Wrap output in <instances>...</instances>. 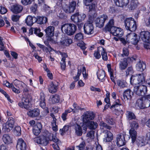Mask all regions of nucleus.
Masks as SVG:
<instances>
[{"label":"nucleus","instance_id":"f257e3e1","mask_svg":"<svg viewBox=\"0 0 150 150\" xmlns=\"http://www.w3.org/2000/svg\"><path fill=\"white\" fill-rule=\"evenodd\" d=\"M3 84L7 87L11 88L12 91L16 93H20L22 90L24 92L28 91L26 85L24 83L17 79L15 80L11 84L7 81H4Z\"/></svg>","mask_w":150,"mask_h":150},{"label":"nucleus","instance_id":"f03ea898","mask_svg":"<svg viewBox=\"0 0 150 150\" xmlns=\"http://www.w3.org/2000/svg\"><path fill=\"white\" fill-rule=\"evenodd\" d=\"M116 6L123 7L126 6L128 3L129 8L132 10L135 9L137 6L138 3L137 0H131L129 3V0H114Z\"/></svg>","mask_w":150,"mask_h":150},{"label":"nucleus","instance_id":"7ed1b4c3","mask_svg":"<svg viewBox=\"0 0 150 150\" xmlns=\"http://www.w3.org/2000/svg\"><path fill=\"white\" fill-rule=\"evenodd\" d=\"M136 107L140 109H144L150 106V94L145 96L138 99L136 103Z\"/></svg>","mask_w":150,"mask_h":150},{"label":"nucleus","instance_id":"20e7f679","mask_svg":"<svg viewBox=\"0 0 150 150\" xmlns=\"http://www.w3.org/2000/svg\"><path fill=\"white\" fill-rule=\"evenodd\" d=\"M61 29L63 33L69 35L74 34L76 30V25L73 24H65L62 25Z\"/></svg>","mask_w":150,"mask_h":150},{"label":"nucleus","instance_id":"39448f33","mask_svg":"<svg viewBox=\"0 0 150 150\" xmlns=\"http://www.w3.org/2000/svg\"><path fill=\"white\" fill-rule=\"evenodd\" d=\"M125 25L127 30L131 31H134L137 28L136 22L132 18H127L125 19Z\"/></svg>","mask_w":150,"mask_h":150},{"label":"nucleus","instance_id":"423d86ee","mask_svg":"<svg viewBox=\"0 0 150 150\" xmlns=\"http://www.w3.org/2000/svg\"><path fill=\"white\" fill-rule=\"evenodd\" d=\"M76 6V2L72 1L70 2L69 4L63 3L62 4V8L66 13H70L74 12Z\"/></svg>","mask_w":150,"mask_h":150},{"label":"nucleus","instance_id":"0eeeda50","mask_svg":"<svg viewBox=\"0 0 150 150\" xmlns=\"http://www.w3.org/2000/svg\"><path fill=\"white\" fill-rule=\"evenodd\" d=\"M145 81V76L143 73L132 76L130 78V83L132 85L142 84Z\"/></svg>","mask_w":150,"mask_h":150},{"label":"nucleus","instance_id":"6e6552de","mask_svg":"<svg viewBox=\"0 0 150 150\" xmlns=\"http://www.w3.org/2000/svg\"><path fill=\"white\" fill-rule=\"evenodd\" d=\"M32 97L29 95L24 96L22 101L18 103V105L22 108L27 109L29 107V104L32 100Z\"/></svg>","mask_w":150,"mask_h":150},{"label":"nucleus","instance_id":"1a4fd4ad","mask_svg":"<svg viewBox=\"0 0 150 150\" xmlns=\"http://www.w3.org/2000/svg\"><path fill=\"white\" fill-rule=\"evenodd\" d=\"M134 88V92L138 96H144L147 92V87L143 84H138Z\"/></svg>","mask_w":150,"mask_h":150},{"label":"nucleus","instance_id":"9d476101","mask_svg":"<svg viewBox=\"0 0 150 150\" xmlns=\"http://www.w3.org/2000/svg\"><path fill=\"white\" fill-rule=\"evenodd\" d=\"M126 37L128 42L134 45L137 44L139 40L137 34L132 32L128 33L126 35Z\"/></svg>","mask_w":150,"mask_h":150},{"label":"nucleus","instance_id":"9b49d317","mask_svg":"<svg viewBox=\"0 0 150 150\" xmlns=\"http://www.w3.org/2000/svg\"><path fill=\"white\" fill-rule=\"evenodd\" d=\"M48 139L50 141H52L56 143L53 144L52 146L54 150H60L58 145L61 143L60 141L57 138L56 134L54 135L52 133L48 132Z\"/></svg>","mask_w":150,"mask_h":150},{"label":"nucleus","instance_id":"f8f14e48","mask_svg":"<svg viewBox=\"0 0 150 150\" xmlns=\"http://www.w3.org/2000/svg\"><path fill=\"white\" fill-rule=\"evenodd\" d=\"M108 16L105 14H102L97 17L95 20L96 25L99 28L102 27L105 21L108 19Z\"/></svg>","mask_w":150,"mask_h":150},{"label":"nucleus","instance_id":"ddd939ff","mask_svg":"<svg viewBox=\"0 0 150 150\" xmlns=\"http://www.w3.org/2000/svg\"><path fill=\"white\" fill-rule=\"evenodd\" d=\"M92 23V21H88L85 24L83 29L85 34L91 35L94 32V27Z\"/></svg>","mask_w":150,"mask_h":150},{"label":"nucleus","instance_id":"4468645a","mask_svg":"<svg viewBox=\"0 0 150 150\" xmlns=\"http://www.w3.org/2000/svg\"><path fill=\"white\" fill-rule=\"evenodd\" d=\"M34 140L35 142L38 144L45 146L47 145L49 140L48 139V134L46 137L42 135L39 137H35Z\"/></svg>","mask_w":150,"mask_h":150},{"label":"nucleus","instance_id":"2eb2a0df","mask_svg":"<svg viewBox=\"0 0 150 150\" xmlns=\"http://www.w3.org/2000/svg\"><path fill=\"white\" fill-rule=\"evenodd\" d=\"M95 115L93 113L90 111L85 112L81 116L83 121L86 123H88L90 122V120L93 119Z\"/></svg>","mask_w":150,"mask_h":150},{"label":"nucleus","instance_id":"dca6fc26","mask_svg":"<svg viewBox=\"0 0 150 150\" xmlns=\"http://www.w3.org/2000/svg\"><path fill=\"white\" fill-rule=\"evenodd\" d=\"M133 60H135V59L133 57H129L123 59L119 63L120 69L121 70L125 69L127 67V62H131Z\"/></svg>","mask_w":150,"mask_h":150},{"label":"nucleus","instance_id":"f3484780","mask_svg":"<svg viewBox=\"0 0 150 150\" xmlns=\"http://www.w3.org/2000/svg\"><path fill=\"white\" fill-rule=\"evenodd\" d=\"M83 128V130L81 127L77 124H75L74 126V129L76 134L78 136L82 135L83 132H85L87 130V127L84 124L82 125Z\"/></svg>","mask_w":150,"mask_h":150},{"label":"nucleus","instance_id":"a211bd4d","mask_svg":"<svg viewBox=\"0 0 150 150\" xmlns=\"http://www.w3.org/2000/svg\"><path fill=\"white\" fill-rule=\"evenodd\" d=\"M125 134H118L116 137V144L119 147H120L125 145L126 142L125 140Z\"/></svg>","mask_w":150,"mask_h":150},{"label":"nucleus","instance_id":"6ab92c4d","mask_svg":"<svg viewBox=\"0 0 150 150\" xmlns=\"http://www.w3.org/2000/svg\"><path fill=\"white\" fill-rule=\"evenodd\" d=\"M14 121L13 118L12 117H9L8 118V121L4 124V127L7 129L8 132L14 126Z\"/></svg>","mask_w":150,"mask_h":150},{"label":"nucleus","instance_id":"aec40b11","mask_svg":"<svg viewBox=\"0 0 150 150\" xmlns=\"http://www.w3.org/2000/svg\"><path fill=\"white\" fill-rule=\"evenodd\" d=\"M113 35L120 38L122 37L123 34V31L121 28L119 27L112 28L110 31Z\"/></svg>","mask_w":150,"mask_h":150},{"label":"nucleus","instance_id":"412c9836","mask_svg":"<svg viewBox=\"0 0 150 150\" xmlns=\"http://www.w3.org/2000/svg\"><path fill=\"white\" fill-rule=\"evenodd\" d=\"M140 37L144 42H150V33L149 32H141L140 33Z\"/></svg>","mask_w":150,"mask_h":150},{"label":"nucleus","instance_id":"4be33fe9","mask_svg":"<svg viewBox=\"0 0 150 150\" xmlns=\"http://www.w3.org/2000/svg\"><path fill=\"white\" fill-rule=\"evenodd\" d=\"M103 133L105 134L103 141L105 142H109L113 139V135L112 133L108 130H104Z\"/></svg>","mask_w":150,"mask_h":150},{"label":"nucleus","instance_id":"5701e85b","mask_svg":"<svg viewBox=\"0 0 150 150\" xmlns=\"http://www.w3.org/2000/svg\"><path fill=\"white\" fill-rule=\"evenodd\" d=\"M136 141L137 144L139 147L144 146L148 143L146 138L143 136L138 137Z\"/></svg>","mask_w":150,"mask_h":150},{"label":"nucleus","instance_id":"b1692460","mask_svg":"<svg viewBox=\"0 0 150 150\" xmlns=\"http://www.w3.org/2000/svg\"><path fill=\"white\" fill-rule=\"evenodd\" d=\"M26 144L22 139H19L18 141L16 148L17 150H25Z\"/></svg>","mask_w":150,"mask_h":150},{"label":"nucleus","instance_id":"393cba45","mask_svg":"<svg viewBox=\"0 0 150 150\" xmlns=\"http://www.w3.org/2000/svg\"><path fill=\"white\" fill-rule=\"evenodd\" d=\"M42 128L41 125L40 123H38L34 125L33 129V133L36 136H37L40 134Z\"/></svg>","mask_w":150,"mask_h":150},{"label":"nucleus","instance_id":"a878e982","mask_svg":"<svg viewBox=\"0 0 150 150\" xmlns=\"http://www.w3.org/2000/svg\"><path fill=\"white\" fill-rule=\"evenodd\" d=\"M40 114V111L38 108L30 110L27 112L28 116L31 117H38Z\"/></svg>","mask_w":150,"mask_h":150},{"label":"nucleus","instance_id":"bb28decb","mask_svg":"<svg viewBox=\"0 0 150 150\" xmlns=\"http://www.w3.org/2000/svg\"><path fill=\"white\" fill-rule=\"evenodd\" d=\"M23 9V6L20 5L15 4L11 7V11L15 13H17L21 12Z\"/></svg>","mask_w":150,"mask_h":150},{"label":"nucleus","instance_id":"cd10ccee","mask_svg":"<svg viewBox=\"0 0 150 150\" xmlns=\"http://www.w3.org/2000/svg\"><path fill=\"white\" fill-rule=\"evenodd\" d=\"M114 20L112 18L110 19L104 28L105 30L106 31H110L112 28L115 27L114 26Z\"/></svg>","mask_w":150,"mask_h":150},{"label":"nucleus","instance_id":"c85d7f7f","mask_svg":"<svg viewBox=\"0 0 150 150\" xmlns=\"http://www.w3.org/2000/svg\"><path fill=\"white\" fill-rule=\"evenodd\" d=\"M82 72L81 69H78V73L77 75L73 77L75 81L72 82L70 86V88L72 89L74 88L75 86V82L79 79V76L81 75Z\"/></svg>","mask_w":150,"mask_h":150},{"label":"nucleus","instance_id":"c756f323","mask_svg":"<svg viewBox=\"0 0 150 150\" xmlns=\"http://www.w3.org/2000/svg\"><path fill=\"white\" fill-rule=\"evenodd\" d=\"M146 64L142 61H140L136 65L137 70L138 71H143L146 68Z\"/></svg>","mask_w":150,"mask_h":150},{"label":"nucleus","instance_id":"7c9ffc66","mask_svg":"<svg viewBox=\"0 0 150 150\" xmlns=\"http://www.w3.org/2000/svg\"><path fill=\"white\" fill-rule=\"evenodd\" d=\"M54 27L53 26L47 27L45 30L46 35L49 37L53 36L54 33Z\"/></svg>","mask_w":150,"mask_h":150},{"label":"nucleus","instance_id":"2f4dec72","mask_svg":"<svg viewBox=\"0 0 150 150\" xmlns=\"http://www.w3.org/2000/svg\"><path fill=\"white\" fill-rule=\"evenodd\" d=\"M39 100L40 106L42 108H44L46 107L45 96L43 92L40 93Z\"/></svg>","mask_w":150,"mask_h":150},{"label":"nucleus","instance_id":"473e14b6","mask_svg":"<svg viewBox=\"0 0 150 150\" xmlns=\"http://www.w3.org/2000/svg\"><path fill=\"white\" fill-rule=\"evenodd\" d=\"M98 79L102 82L104 81L105 79V71L102 69L98 71L97 72Z\"/></svg>","mask_w":150,"mask_h":150},{"label":"nucleus","instance_id":"72a5a7b5","mask_svg":"<svg viewBox=\"0 0 150 150\" xmlns=\"http://www.w3.org/2000/svg\"><path fill=\"white\" fill-rule=\"evenodd\" d=\"M72 42V40L71 39L66 38H63L60 41V43L61 45L64 46H68Z\"/></svg>","mask_w":150,"mask_h":150},{"label":"nucleus","instance_id":"f704fd0d","mask_svg":"<svg viewBox=\"0 0 150 150\" xmlns=\"http://www.w3.org/2000/svg\"><path fill=\"white\" fill-rule=\"evenodd\" d=\"M36 19L35 17H33L30 16H28L25 19V21L27 25H32L33 23L36 22Z\"/></svg>","mask_w":150,"mask_h":150},{"label":"nucleus","instance_id":"c9c22d12","mask_svg":"<svg viewBox=\"0 0 150 150\" xmlns=\"http://www.w3.org/2000/svg\"><path fill=\"white\" fill-rule=\"evenodd\" d=\"M133 95V93L130 89L125 90L123 93L124 98L126 100L130 99Z\"/></svg>","mask_w":150,"mask_h":150},{"label":"nucleus","instance_id":"e433bc0d","mask_svg":"<svg viewBox=\"0 0 150 150\" xmlns=\"http://www.w3.org/2000/svg\"><path fill=\"white\" fill-rule=\"evenodd\" d=\"M129 134L131 138L132 142L134 143L137 139V132L134 129H131L129 131Z\"/></svg>","mask_w":150,"mask_h":150},{"label":"nucleus","instance_id":"4c0bfd02","mask_svg":"<svg viewBox=\"0 0 150 150\" xmlns=\"http://www.w3.org/2000/svg\"><path fill=\"white\" fill-rule=\"evenodd\" d=\"M50 116L52 117L53 119V120L52 122H51V124L52 126V129L53 130V131L56 132L58 130L57 126L56 125V123L57 119L55 117V116L53 114H51Z\"/></svg>","mask_w":150,"mask_h":150},{"label":"nucleus","instance_id":"58836bf2","mask_svg":"<svg viewBox=\"0 0 150 150\" xmlns=\"http://www.w3.org/2000/svg\"><path fill=\"white\" fill-rule=\"evenodd\" d=\"M48 88L50 93H53L57 91V87L52 82L48 86Z\"/></svg>","mask_w":150,"mask_h":150},{"label":"nucleus","instance_id":"ea45409f","mask_svg":"<svg viewBox=\"0 0 150 150\" xmlns=\"http://www.w3.org/2000/svg\"><path fill=\"white\" fill-rule=\"evenodd\" d=\"M35 18L36 19V22L40 24L46 23L47 21V18L45 17L37 16V17H35Z\"/></svg>","mask_w":150,"mask_h":150},{"label":"nucleus","instance_id":"a19ab883","mask_svg":"<svg viewBox=\"0 0 150 150\" xmlns=\"http://www.w3.org/2000/svg\"><path fill=\"white\" fill-rule=\"evenodd\" d=\"M98 50L100 52H101L103 59L104 60H106L108 57L105 49L103 47H100L98 48Z\"/></svg>","mask_w":150,"mask_h":150},{"label":"nucleus","instance_id":"79ce46f5","mask_svg":"<svg viewBox=\"0 0 150 150\" xmlns=\"http://www.w3.org/2000/svg\"><path fill=\"white\" fill-rule=\"evenodd\" d=\"M2 139L5 144H9L12 142V140L10 136L8 134H4L3 137Z\"/></svg>","mask_w":150,"mask_h":150},{"label":"nucleus","instance_id":"37998d69","mask_svg":"<svg viewBox=\"0 0 150 150\" xmlns=\"http://www.w3.org/2000/svg\"><path fill=\"white\" fill-rule=\"evenodd\" d=\"M116 83L117 85L121 88H123L127 86V84L126 81L123 80H118Z\"/></svg>","mask_w":150,"mask_h":150},{"label":"nucleus","instance_id":"c03bdc74","mask_svg":"<svg viewBox=\"0 0 150 150\" xmlns=\"http://www.w3.org/2000/svg\"><path fill=\"white\" fill-rule=\"evenodd\" d=\"M83 38V34L81 33H77L74 36V39L76 42H80L82 41Z\"/></svg>","mask_w":150,"mask_h":150},{"label":"nucleus","instance_id":"a18cd8bd","mask_svg":"<svg viewBox=\"0 0 150 150\" xmlns=\"http://www.w3.org/2000/svg\"><path fill=\"white\" fill-rule=\"evenodd\" d=\"M121 105V104L120 103V100L119 99H117L116 100L114 104L111 106V108H115V110H117L118 111H120L122 110L120 109H118L117 108H116Z\"/></svg>","mask_w":150,"mask_h":150},{"label":"nucleus","instance_id":"49530a36","mask_svg":"<svg viewBox=\"0 0 150 150\" xmlns=\"http://www.w3.org/2000/svg\"><path fill=\"white\" fill-rule=\"evenodd\" d=\"M88 123L89 128L91 129H95L98 126V124L96 122L92 121H90Z\"/></svg>","mask_w":150,"mask_h":150},{"label":"nucleus","instance_id":"de8ad7c7","mask_svg":"<svg viewBox=\"0 0 150 150\" xmlns=\"http://www.w3.org/2000/svg\"><path fill=\"white\" fill-rule=\"evenodd\" d=\"M21 128L19 126L15 127L14 129V133L16 136H19L21 135Z\"/></svg>","mask_w":150,"mask_h":150},{"label":"nucleus","instance_id":"09e8293b","mask_svg":"<svg viewBox=\"0 0 150 150\" xmlns=\"http://www.w3.org/2000/svg\"><path fill=\"white\" fill-rule=\"evenodd\" d=\"M126 115L127 118L129 120L134 119L135 118L134 114L129 111L127 112Z\"/></svg>","mask_w":150,"mask_h":150},{"label":"nucleus","instance_id":"8fccbe9b","mask_svg":"<svg viewBox=\"0 0 150 150\" xmlns=\"http://www.w3.org/2000/svg\"><path fill=\"white\" fill-rule=\"evenodd\" d=\"M60 100V97L57 95H55V96H52V103H58Z\"/></svg>","mask_w":150,"mask_h":150},{"label":"nucleus","instance_id":"3c124183","mask_svg":"<svg viewBox=\"0 0 150 150\" xmlns=\"http://www.w3.org/2000/svg\"><path fill=\"white\" fill-rule=\"evenodd\" d=\"M71 19L72 21L75 23L79 22L78 20V13H75L72 15L71 17Z\"/></svg>","mask_w":150,"mask_h":150},{"label":"nucleus","instance_id":"603ef678","mask_svg":"<svg viewBox=\"0 0 150 150\" xmlns=\"http://www.w3.org/2000/svg\"><path fill=\"white\" fill-rule=\"evenodd\" d=\"M33 29L34 33L37 36L40 37H41L43 35V33L40 32V29L36 28H33Z\"/></svg>","mask_w":150,"mask_h":150},{"label":"nucleus","instance_id":"864d4df0","mask_svg":"<svg viewBox=\"0 0 150 150\" xmlns=\"http://www.w3.org/2000/svg\"><path fill=\"white\" fill-rule=\"evenodd\" d=\"M93 150H103L101 146L97 142H95L93 147Z\"/></svg>","mask_w":150,"mask_h":150},{"label":"nucleus","instance_id":"5fc2aeb1","mask_svg":"<svg viewBox=\"0 0 150 150\" xmlns=\"http://www.w3.org/2000/svg\"><path fill=\"white\" fill-rule=\"evenodd\" d=\"M34 1V0H21V2L23 5L26 6L31 4Z\"/></svg>","mask_w":150,"mask_h":150},{"label":"nucleus","instance_id":"6e6d98bb","mask_svg":"<svg viewBox=\"0 0 150 150\" xmlns=\"http://www.w3.org/2000/svg\"><path fill=\"white\" fill-rule=\"evenodd\" d=\"M86 136L90 139H93L95 137L94 131H91L89 132L87 134Z\"/></svg>","mask_w":150,"mask_h":150},{"label":"nucleus","instance_id":"4d7b16f0","mask_svg":"<svg viewBox=\"0 0 150 150\" xmlns=\"http://www.w3.org/2000/svg\"><path fill=\"white\" fill-rule=\"evenodd\" d=\"M100 126L101 128L103 129L104 128L110 129L111 127L109 126L108 125L105 123L103 121H101L100 123Z\"/></svg>","mask_w":150,"mask_h":150},{"label":"nucleus","instance_id":"13d9d810","mask_svg":"<svg viewBox=\"0 0 150 150\" xmlns=\"http://www.w3.org/2000/svg\"><path fill=\"white\" fill-rule=\"evenodd\" d=\"M78 16L79 22L84 20L86 17V16L84 14H79L78 13Z\"/></svg>","mask_w":150,"mask_h":150},{"label":"nucleus","instance_id":"bf43d9fd","mask_svg":"<svg viewBox=\"0 0 150 150\" xmlns=\"http://www.w3.org/2000/svg\"><path fill=\"white\" fill-rule=\"evenodd\" d=\"M129 54V51L128 49L127 48L124 47L122 50V54L121 55L123 57L127 56Z\"/></svg>","mask_w":150,"mask_h":150},{"label":"nucleus","instance_id":"052dcab7","mask_svg":"<svg viewBox=\"0 0 150 150\" xmlns=\"http://www.w3.org/2000/svg\"><path fill=\"white\" fill-rule=\"evenodd\" d=\"M138 123L136 122H132L131 124V129H137L139 127Z\"/></svg>","mask_w":150,"mask_h":150},{"label":"nucleus","instance_id":"680f3d73","mask_svg":"<svg viewBox=\"0 0 150 150\" xmlns=\"http://www.w3.org/2000/svg\"><path fill=\"white\" fill-rule=\"evenodd\" d=\"M77 45L80 47L83 50H85L86 48L85 44L83 41L79 42L77 43Z\"/></svg>","mask_w":150,"mask_h":150},{"label":"nucleus","instance_id":"e2e57ef3","mask_svg":"<svg viewBox=\"0 0 150 150\" xmlns=\"http://www.w3.org/2000/svg\"><path fill=\"white\" fill-rule=\"evenodd\" d=\"M69 127L68 126H65L62 129L60 130V132L62 135L65 132L67 131L69 129Z\"/></svg>","mask_w":150,"mask_h":150},{"label":"nucleus","instance_id":"0e129e2a","mask_svg":"<svg viewBox=\"0 0 150 150\" xmlns=\"http://www.w3.org/2000/svg\"><path fill=\"white\" fill-rule=\"evenodd\" d=\"M100 52H100L99 50H98V48L97 51H95L94 54V56L96 59H99L100 58L101 56L100 54Z\"/></svg>","mask_w":150,"mask_h":150},{"label":"nucleus","instance_id":"69168bd1","mask_svg":"<svg viewBox=\"0 0 150 150\" xmlns=\"http://www.w3.org/2000/svg\"><path fill=\"white\" fill-rule=\"evenodd\" d=\"M133 73V69L132 67H129L126 70V76L129 75H131Z\"/></svg>","mask_w":150,"mask_h":150},{"label":"nucleus","instance_id":"338daca9","mask_svg":"<svg viewBox=\"0 0 150 150\" xmlns=\"http://www.w3.org/2000/svg\"><path fill=\"white\" fill-rule=\"evenodd\" d=\"M7 12V9L4 7L0 6V13L1 14H4Z\"/></svg>","mask_w":150,"mask_h":150},{"label":"nucleus","instance_id":"774afa93","mask_svg":"<svg viewBox=\"0 0 150 150\" xmlns=\"http://www.w3.org/2000/svg\"><path fill=\"white\" fill-rule=\"evenodd\" d=\"M85 146V143L84 142H81L78 146L76 147L79 148L78 150H83Z\"/></svg>","mask_w":150,"mask_h":150}]
</instances>
